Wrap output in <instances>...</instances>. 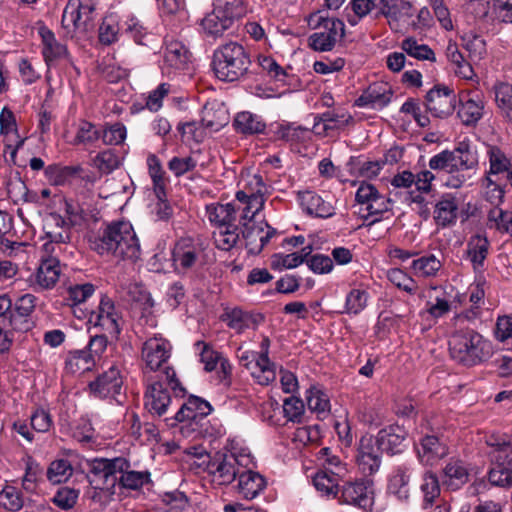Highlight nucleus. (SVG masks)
<instances>
[{"label":"nucleus","mask_w":512,"mask_h":512,"mask_svg":"<svg viewBox=\"0 0 512 512\" xmlns=\"http://www.w3.org/2000/svg\"><path fill=\"white\" fill-rule=\"evenodd\" d=\"M73 467L68 459L60 458L52 461L46 472L48 481L52 484H61L73 475Z\"/></svg>","instance_id":"obj_48"},{"label":"nucleus","mask_w":512,"mask_h":512,"mask_svg":"<svg viewBox=\"0 0 512 512\" xmlns=\"http://www.w3.org/2000/svg\"><path fill=\"white\" fill-rule=\"evenodd\" d=\"M92 248L102 256L111 255L117 260L134 262L141 255L139 239L128 221H117L107 225L94 240Z\"/></svg>","instance_id":"obj_2"},{"label":"nucleus","mask_w":512,"mask_h":512,"mask_svg":"<svg viewBox=\"0 0 512 512\" xmlns=\"http://www.w3.org/2000/svg\"><path fill=\"white\" fill-rule=\"evenodd\" d=\"M490 242L487 237L474 235L467 242L466 258L471 262L474 271L480 272L484 268V262L488 256Z\"/></svg>","instance_id":"obj_31"},{"label":"nucleus","mask_w":512,"mask_h":512,"mask_svg":"<svg viewBox=\"0 0 512 512\" xmlns=\"http://www.w3.org/2000/svg\"><path fill=\"white\" fill-rule=\"evenodd\" d=\"M449 352L458 363L472 367L492 357L493 345L473 329H459L450 336Z\"/></svg>","instance_id":"obj_5"},{"label":"nucleus","mask_w":512,"mask_h":512,"mask_svg":"<svg viewBox=\"0 0 512 512\" xmlns=\"http://www.w3.org/2000/svg\"><path fill=\"white\" fill-rule=\"evenodd\" d=\"M122 385L123 379L120 370L115 366H111L94 381L90 382L89 388L99 398H115L120 394Z\"/></svg>","instance_id":"obj_22"},{"label":"nucleus","mask_w":512,"mask_h":512,"mask_svg":"<svg viewBox=\"0 0 512 512\" xmlns=\"http://www.w3.org/2000/svg\"><path fill=\"white\" fill-rule=\"evenodd\" d=\"M265 487L266 481L258 472L245 468L238 475V492L247 500L256 498Z\"/></svg>","instance_id":"obj_28"},{"label":"nucleus","mask_w":512,"mask_h":512,"mask_svg":"<svg viewBox=\"0 0 512 512\" xmlns=\"http://www.w3.org/2000/svg\"><path fill=\"white\" fill-rule=\"evenodd\" d=\"M457 104V96L453 89L446 85H435L425 96V106L436 118H447L453 114Z\"/></svg>","instance_id":"obj_15"},{"label":"nucleus","mask_w":512,"mask_h":512,"mask_svg":"<svg viewBox=\"0 0 512 512\" xmlns=\"http://www.w3.org/2000/svg\"><path fill=\"white\" fill-rule=\"evenodd\" d=\"M446 56L451 63L456 66L455 72L465 79L472 78L474 72L472 66L469 62H467L462 55V53L458 50L456 44H448L446 48Z\"/></svg>","instance_id":"obj_54"},{"label":"nucleus","mask_w":512,"mask_h":512,"mask_svg":"<svg viewBox=\"0 0 512 512\" xmlns=\"http://www.w3.org/2000/svg\"><path fill=\"white\" fill-rule=\"evenodd\" d=\"M464 48L469 52V55L474 60H481L486 54L485 40L475 34H466L463 37Z\"/></svg>","instance_id":"obj_64"},{"label":"nucleus","mask_w":512,"mask_h":512,"mask_svg":"<svg viewBox=\"0 0 512 512\" xmlns=\"http://www.w3.org/2000/svg\"><path fill=\"white\" fill-rule=\"evenodd\" d=\"M201 122L204 127L218 131L228 124L229 115L222 104L207 103L202 110Z\"/></svg>","instance_id":"obj_35"},{"label":"nucleus","mask_w":512,"mask_h":512,"mask_svg":"<svg viewBox=\"0 0 512 512\" xmlns=\"http://www.w3.org/2000/svg\"><path fill=\"white\" fill-rule=\"evenodd\" d=\"M236 200V212L241 211V225L243 226V222L256 221L255 217L263 209L264 197L260 194L248 195L246 191L240 190L236 193Z\"/></svg>","instance_id":"obj_29"},{"label":"nucleus","mask_w":512,"mask_h":512,"mask_svg":"<svg viewBox=\"0 0 512 512\" xmlns=\"http://www.w3.org/2000/svg\"><path fill=\"white\" fill-rule=\"evenodd\" d=\"M421 491L423 492V508H428L434 500L440 495V486L438 478L434 474H425L421 484Z\"/></svg>","instance_id":"obj_59"},{"label":"nucleus","mask_w":512,"mask_h":512,"mask_svg":"<svg viewBox=\"0 0 512 512\" xmlns=\"http://www.w3.org/2000/svg\"><path fill=\"white\" fill-rule=\"evenodd\" d=\"M494 93L501 114L512 124V85L507 82L496 83Z\"/></svg>","instance_id":"obj_46"},{"label":"nucleus","mask_w":512,"mask_h":512,"mask_svg":"<svg viewBox=\"0 0 512 512\" xmlns=\"http://www.w3.org/2000/svg\"><path fill=\"white\" fill-rule=\"evenodd\" d=\"M406 437V430L399 425L387 426L381 429L376 436L380 448L389 455L400 454L404 451Z\"/></svg>","instance_id":"obj_26"},{"label":"nucleus","mask_w":512,"mask_h":512,"mask_svg":"<svg viewBox=\"0 0 512 512\" xmlns=\"http://www.w3.org/2000/svg\"><path fill=\"white\" fill-rule=\"evenodd\" d=\"M249 455L234 453H216L208 463L205 471L218 485H229L240 474L242 469L248 468L251 464Z\"/></svg>","instance_id":"obj_8"},{"label":"nucleus","mask_w":512,"mask_h":512,"mask_svg":"<svg viewBox=\"0 0 512 512\" xmlns=\"http://www.w3.org/2000/svg\"><path fill=\"white\" fill-rule=\"evenodd\" d=\"M233 24L226 18L216 13L215 9L207 13L200 21L202 32L207 37L217 38L221 37L225 31L230 29Z\"/></svg>","instance_id":"obj_39"},{"label":"nucleus","mask_w":512,"mask_h":512,"mask_svg":"<svg viewBox=\"0 0 512 512\" xmlns=\"http://www.w3.org/2000/svg\"><path fill=\"white\" fill-rule=\"evenodd\" d=\"M147 165L149 170V175L152 179L154 190L157 197L165 194V172L162 168L161 162L159 158L151 154L147 157Z\"/></svg>","instance_id":"obj_53"},{"label":"nucleus","mask_w":512,"mask_h":512,"mask_svg":"<svg viewBox=\"0 0 512 512\" xmlns=\"http://www.w3.org/2000/svg\"><path fill=\"white\" fill-rule=\"evenodd\" d=\"M355 199L361 205V211H366L367 216H379L391 209L392 201L382 195L377 188L367 182H362L358 187Z\"/></svg>","instance_id":"obj_18"},{"label":"nucleus","mask_w":512,"mask_h":512,"mask_svg":"<svg viewBox=\"0 0 512 512\" xmlns=\"http://www.w3.org/2000/svg\"><path fill=\"white\" fill-rule=\"evenodd\" d=\"M197 166V159L192 155L174 156L168 162V169L176 177H181L184 174L193 171Z\"/></svg>","instance_id":"obj_61"},{"label":"nucleus","mask_w":512,"mask_h":512,"mask_svg":"<svg viewBox=\"0 0 512 512\" xmlns=\"http://www.w3.org/2000/svg\"><path fill=\"white\" fill-rule=\"evenodd\" d=\"M368 293L362 289H352L346 296L345 310L349 314L360 313L367 305Z\"/></svg>","instance_id":"obj_63"},{"label":"nucleus","mask_w":512,"mask_h":512,"mask_svg":"<svg viewBox=\"0 0 512 512\" xmlns=\"http://www.w3.org/2000/svg\"><path fill=\"white\" fill-rule=\"evenodd\" d=\"M170 390L165 377L147 379L144 393V408L153 417H162L167 414L172 404Z\"/></svg>","instance_id":"obj_12"},{"label":"nucleus","mask_w":512,"mask_h":512,"mask_svg":"<svg viewBox=\"0 0 512 512\" xmlns=\"http://www.w3.org/2000/svg\"><path fill=\"white\" fill-rule=\"evenodd\" d=\"M458 216V201L452 194H445L436 203L434 220L437 226L448 227L453 225Z\"/></svg>","instance_id":"obj_30"},{"label":"nucleus","mask_w":512,"mask_h":512,"mask_svg":"<svg viewBox=\"0 0 512 512\" xmlns=\"http://www.w3.org/2000/svg\"><path fill=\"white\" fill-rule=\"evenodd\" d=\"M96 361L86 349L70 351L65 360V369L72 374L90 371Z\"/></svg>","instance_id":"obj_41"},{"label":"nucleus","mask_w":512,"mask_h":512,"mask_svg":"<svg viewBox=\"0 0 512 512\" xmlns=\"http://www.w3.org/2000/svg\"><path fill=\"white\" fill-rule=\"evenodd\" d=\"M347 475L346 465L329 448H322V496L338 499L339 503L350 504L368 511L374 502L373 491L368 481L347 483L339 489Z\"/></svg>","instance_id":"obj_1"},{"label":"nucleus","mask_w":512,"mask_h":512,"mask_svg":"<svg viewBox=\"0 0 512 512\" xmlns=\"http://www.w3.org/2000/svg\"><path fill=\"white\" fill-rule=\"evenodd\" d=\"M95 7V0H68L62 15V25L80 32L91 30L96 18Z\"/></svg>","instance_id":"obj_10"},{"label":"nucleus","mask_w":512,"mask_h":512,"mask_svg":"<svg viewBox=\"0 0 512 512\" xmlns=\"http://www.w3.org/2000/svg\"><path fill=\"white\" fill-rule=\"evenodd\" d=\"M150 479V473L147 471H134L127 469L124 474L119 476L118 481L120 484L127 489L137 490L141 488L145 483H148Z\"/></svg>","instance_id":"obj_60"},{"label":"nucleus","mask_w":512,"mask_h":512,"mask_svg":"<svg viewBox=\"0 0 512 512\" xmlns=\"http://www.w3.org/2000/svg\"><path fill=\"white\" fill-rule=\"evenodd\" d=\"M409 480L408 469L404 466L398 467L389 479V493L395 495L399 500H407L409 497Z\"/></svg>","instance_id":"obj_44"},{"label":"nucleus","mask_w":512,"mask_h":512,"mask_svg":"<svg viewBox=\"0 0 512 512\" xmlns=\"http://www.w3.org/2000/svg\"><path fill=\"white\" fill-rule=\"evenodd\" d=\"M245 247L249 254L258 255L276 234V229L266 221L243 222L241 230Z\"/></svg>","instance_id":"obj_16"},{"label":"nucleus","mask_w":512,"mask_h":512,"mask_svg":"<svg viewBox=\"0 0 512 512\" xmlns=\"http://www.w3.org/2000/svg\"><path fill=\"white\" fill-rule=\"evenodd\" d=\"M0 506L8 511H20L24 506L22 492L14 486L6 485L0 491Z\"/></svg>","instance_id":"obj_51"},{"label":"nucleus","mask_w":512,"mask_h":512,"mask_svg":"<svg viewBox=\"0 0 512 512\" xmlns=\"http://www.w3.org/2000/svg\"><path fill=\"white\" fill-rule=\"evenodd\" d=\"M212 407L206 400L190 396L173 417L165 418L168 426L174 427L180 423V432L185 437L193 434H202L206 417L211 413Z\"/></svg>","instance_id":"obj_7"},{"label":"nucleus","mask_w":512,"mask_h":512,"mask_svg":"<svg viewBox=\"0 0 512 512\" xmlns=\"http://www.w3.org/2000/svg\"><path fill=\"white\" fill-rule=\"evenodd\" d=\"M401 49L418 60L435 61L434 51L426 44H419L413 37L404 39L401 43Z\"/></svg>","instance_id":"obj_52"},{"label":"nucleus","mask_w":512,"mask_h":512,"mask_svg":"<svg viewBox=\"0 0 512 512\" xmlns=\"http://www.w3.org/2000/svg\"><path fill=\"white\" fill-rule=\"evenodd\" d=\"M486 225L489 229L512 236V211L498 206L492 207L487 213Z\"/></svg>","instance_id":"obj_43"},{"label":"nucleus","mask_w":512,"mask_h":512,"mask_svg":"<svg viewBox=\"0 0 512 512\" xmlns=\"http://www.w3.org/2000/svg\"><path fill=\"white\" fill-rule=\"evenodd\" d=\"M277 134L279 138L290 143L294 150L304 156L315 154L317 151V146L310 144L314 133L307 128L286 124L279 128Z\"/></svg>","instance_id":"obj_20"},{"label":"nucleus","mask_w":512,"mask_h":512,"mask_svg":"<svg viewBox=\"0 0 512 512\" xmlns=\"http://www.w3.org/2000/svg\"><path fill=\"white\" fill-rule=\"evenodd\" d=\"M443 472L444 483L453 490L459 489L469 481V471L461 460L450 459Z\"/></svg>","instance_id":"obj_38"},{"label":"nucleus","mask_w":512,"mask_h":512,"mask_svg":"<svg viewBox=\"0 0 512 512\" xmlns=\"http://www.w3.org/2000/svg\"><path fill=\"white\" fill-rule=\"evenodd\" d=\"M487 155L490 164L487 175L490 177L491 175L506 172L512 166L505 153L497 146H489Z\"/></svg>","instance_id":"obj_55"},{"label":"nucleus","mask_w":512,"mask_h":512,"mask_svg":"<svg viewBox=\"0 0 512 512\" xmlns=\"http://www.w3.org/2000/svg\"><path fill=\"white\" fill-rule=\"evenodd\" d=\"M40 34L43 43L42 54L48 66L68 56L67 47L56 40L52 31L42 29Z\"/></svg>","instance_id":"obj_33"},{"label":"nucleus","mask_w":512,"mask_h":512,"mask_svg":"<svg viewBox=\"0 0 512 512\" xmlns=\"http://www.w3.org/2000/svg\"><path fill=\"white\" fill-rule=\"evenodd\" d=\"M457 116L465 126H475L483 117L485 101L477 92L463 93L459 97Z\"/></svg>","instance_id":"obj_21"},{"label":"nucleus","mask_w":512,"mask_h":512,"mask_svg":"<svg viewBox=\"0 0 512 512\" xmlns=\"http://www.w3.org/2000/svg\"><path fill=\"white\" fill-rule=\"evenodd\" d=\"M384 17L391 29L398 30L401 24H407L414 16V6L408 0H392Z\"/></svg>","instance_id":"obj_32"},{"label":"nucleus","mask_w":512,"mask_h":512,"mask_svg":"<svg viewBox=\"0 0 512 512\" xmlns=\"http://www.w3.org/2000/svg\"><path fill=\"white\" fill-rule=\"evenodd\" d=\"M71 227L60 214L51 213L44 222L47 241L43 244L45 255H59L63 246L71 241Z\"/></svg>","instance_id":"obj_11"},{"label":"nucleus","mask_w":512,"mask_h":512,"mask_svg":"<svg viewBox=\"0 0 512 512\" xmlns=\"http://www.w3.org/2000/svg\"><path fill=\"white\" fill-rule=\"evenodd\" d=\"M332 258L322 255V274L330 273L333 270V261L339 265H346L352 261L353 255L350 249L336 247L331 252Z\"/></svg>","instance_id":"obj_57"},{"label":"nucleus","mask_w":512,"mask_h":512,"mask_svg":"<svg viewBox=\"0 0 512 512\" xmlns=\"http://www.w3.org/2000/svg\"><path fill=\"white\" fill-rule=\"evenodd\" d=\"M64 211L68 219V223L74 226H81L91 216V209L85 202H80L75 198L64 199Z\"/></svg>","instance_id":"obj_42"},{"label":"nucleus","mask_w":512,"mask_h":512,"mask_svg":"<svg viewBox=\"0 0 512 512\" xmlns=\"http://www.w3.org/2000/svg\"><path fill=\"white\" fill-rule=\"evenodd\" d=\"M172 353L171 343L161 335H154L146 339L141 347V361L144 372H159L155 377H165L167 385L173 390L176 397H183L185 389L176 377L173 367L168 365Z\"/></svg>","instance_id":"obj_4"},{"label":"nucleus","mask_w":512,"mask_h":512,"mask_svg":"<svg viewBox=\"0 0 512 512\" xmlns=\"http://www.w3.org/2000/svg\"><path fill=\"white\" fill-rule=\"evenodd\" d=\"M418 457L426 465H434L448 455L447 444L437 435L423 436L417 447Z\"/></svg>","instance_id":"obj_23"},{"label":"nucleus","mask_w":512,"mask_h":512,"mask_svg":"<svg viewBox=\"0 0 512 512\" xmlns=\"http://www.w3.org/2000/svg\"><path fill=\"white\" fill-rule=\"evenodd\" d=\"M82 172V167L76 166H60V165H49L45 168V175L48 180L54 185H64L70 181L73 177L77 176Z\"/></svg>","instance_id":"obj_47"},{"label":"nucleus","mask_w":512,"mask_h":512,"mask_svg":"<svg viewBox=\"0 0 512 512\" xmlns=\"http://www.w3.org/2000/svg\"><path fill=\"white\" fill-rule=\"evenodd\" d=\"M392 98V91L382 84L370 85L355 100V106L360 108L382 109Z\"/></svg>","instance_id":"obj_27"},{"label":"nucleus","mask_w":512,"mask_h":512,"mask_svg":"<svg viewBox=\"0 0 512 512\" xmlns=\"http://www.w3.org/2000/svg\"><path fill=\"white\" fill-rule=\"evenodd\" d=\"M79 498V491L70 487H61L52 498V502L62 510L72 509Z\"/></svg>","instance_id":"obj_62"},{"label":"nucleus","mask_w":512,"mask_h":512,"mask_svg":"<svg viewBox=\"0 0 512 512\" xmlns=\"http://www.w3.org/2000/svg\"><path fill=\"white\" fill-rule=\"evenodd\" d=\"M411 268L418 277H435L442 268L441 261L433 254L413 260Z\"/></svg>","instance_id":"obj_50"},{"label":"nucleus","mask_w":512,"mask_h":512,"mask_svg":"<svg viewBox=\"0 0 512 512\" xmlns=\"http://www.w3.org/2000/svg\"><path fill=\"white\" fill-rule=\"evenodd\" d=\"M234 127L243 134H257L262 133L266 125L258 115L244 111L236 115Z\"/></svg>","instance_id":"obj_45"},{"label":"nucleus","mask_w":512,"mask_h":512,"mask_svg":"<svg viewBox=\"0 0 512 512\" xmlns=\"http://www.w3.org/2000/svg\"><path fill=\"white\" fill-rule=\"evenodd\" d=\"M309 242L300 253L275 254L272 259V267L277 269H292L306 262L308 267L315 273H320V256L311 255L314 249L318 248L320 238L317 234L308 236Z\"/></svg>","instance_id":"obj_14"},{"label":"nucleus","mask_w":512,"mask_h":512,"mask_svg":"<svg viewBox=\"0 0 512 512\" xmlns=\"http://www.w3.org/2000/svg\"><path fill=\"white\" fill-rule=\"evenodd\" d=\"M383 452L376 437L365 435L360 439L357 464L362 474L370 476L379 470Z\"/></svg>","instance_id":"obj_19"},{"label":"nucleus","mask_w":512,"mask_h":512,"mask_svg":"<svg viewBox=\"0 0 512 512\" xmlns=\"http://www.w3.org/2000/svg\"><path fill=\"white\" fill-rule=\"evenodd\" d=\"M213 9L232 24L242 19L248 12L245 0H213Z\"/></svg>","instance_id":"obj_37"},{"label":"nucleus","mask_w":512,"mask_h":512,"mask_svg":"<svg viewBox=\"0 0 512 512\" xmlns=\"http://www.w3.org/2000/svg\"><path fill=\"white\" fill-rule=\"evenodd\" d=\"M216 247L223 251H230L240 242V232L235 223L219 226L213 232Z\"/></svg>","instance_id":"obj_40"},{"label":"nucleus","mask_w":512,"mask_h":512,"mask_svg":"<svg viewBox=\"0 0 512 512\" xmlns=\"http://www.w3.org/2000/svg\"><path fill=\"white\" fill-rule=\"evenodd\" d=\"M432 290L439 292L435 297V302H427V312L434 318H440L451 310V304L446 291L440 287H432Z\"/></svg>","instance_id":"obj_58"},{"label":"nucleus","mask_w":512,"mask_h":512,"mask_svg":"<svg viewBox=\"0 0 512 512\" xmlns=\"http://www.w3.org/2000/svg\"><path fill=\"white\" fill-rule=\"evenodd\" d=\"M61 275L58 255H45L34 275L33 284L39 289H50L55 286Z\"/></svg>","instance_id":"obj_24"},{"label":"nucleus","mask_w":512,"mask_h":512,"mask_svg":"<svg viewBox=\"0 0 512 512\" xmlns=\"http://www.w3.org/2000/svg\"><path fill=\"white\" fill-rule=\"evenodd\" d=\"M201 254V247L193 243L190 238H182L176 244L171 252L172 263L165 259L163 254H156L155 260L160 262V267L157 270H165L174 267L176 271H186L193 268L199 260Z\"/></svg>","instance_id":"obj_13"},{"label":"nucleus","mask_w":512,"mask_h":512,"mask_svg":"<svg viewBox=\"0 0 512 512\" xmlns=\"http://www.w3.org/2000/svg\"><path fill=\"white\" fill-rule=\"evenodd\" d=\"M206 214L215 229L236 221V206L234 203H212L206 206Z\"/></svg>","instance_id":"obj_36"},{"label":"nucleus","mask_w":512,"mask_h":512,"mask_svg":"<svg viewBox=\"0 0 512 512\" xmlns=\"http://www.w3.org/2000/svg\"><path fill=\"white\" fill-rule=\"evenodd\" d=\"M322 52L331 51L345 36V24L339 18L322 17Z\"/></svg>","instance_id":"obj_34"},{"label":"nucleus","mask_w":512,"mask_h":512,"mask_svg":"<svg viewBox=\"0 0 512 512\" xmlns=\"http://www.w3.org/2000/svg\"><path fill=\"white\" fill-rule=\"evenodd\" d=\"M190 52L179 41H171L166 45L163 64L161 66L162 72L167 75L185 69L190 61Z\"/></svg>","instance_id":"obj_25"},{"label":"nucleus","mask_w":512,"mask_h":512,"mask_svg":"<svg viewBox=\"0 0 512 512\" xmlns=\"http://www.w3.org/2000/svg\"><path fill=\"white\" fill-rule=\"evenodd\" d=\"M120 320V314L116 310L113 300L107 296L101 298L97 310L92 312L89 317V322L94 327L100 328L112 338H117L121 332Z\"/></svg>","instance_id":"obj_17"},{"label":"nucleus","mask_w":512,"mask_h":512,"mask_svg":"<svg viewBox=\"0 0 512 512\" xmlns=\"http://www.w3.org/2000/svg\"><path fill=\"white\" fill-rule=\"evenodd\" d=\"M488 445L495 448L492 452V467L488 473V480L492 485L499 487L512 486V445L505 440L491 438Z\"/></svg>","instance_id":"obj_9"},{"label":"nucleus","mask_w":512,"mask_h":512,"mask_svg":"<svg viewBox=\"0 0 512 512\" xmlns=\"http://www.w3.org/2000/svg\"><path fill=\"white\" fill-rule=\"evenodd\" d=\"M35 300L34 295L24 294L13 303L8 294L0 295V353L9 351L14 331L25 332L31 328Z\"/></svg>","instance_id":"obj_3"},{"label":"nucleus","mask_w":512,"mask_h":512,"mask_svg":"<svg viewBox=\"0 0 512 512\" xmlns=\"http://www.w3.org/2000/svg\"><path fill=\"white\" fill-rule=\"evenodd\" d=\"M251 64L249 54L237 42L226 43L214 51L212 66L222 81L233 82L244 76Z\"/></svg>","instance_id":"obj_6"},{"label":"nucleus","mask_w":512,"mask_h":512,"mask_svg":"<svg viewBox=\"0 0 512 512\" xmlns=\"http://www.w3.org/2000/svg\"><path fill=\"white\" fill-rule=\"evenodd\" d=\"M349 115L343 108H333L322 112L323 130L328 133L330 130H337L345 126L348 122Z\"/></svg>","instance_id":"obj_56"},{"label":"nucleus","mask_w":512,"mask_h":512,"mask_svg":"<svg viewBox=\"0 0 512 512\" xmlns=\"http://www.w3.org/2000/svg\"><path fill=\"white\" fill-rule=\"evenodd\" d=\"M121 29L119 16L113 12L107 14L99 27V41L104 45H111L118 40Z\"/></svg>","instance_id":"obj_49"}]
</instances>
